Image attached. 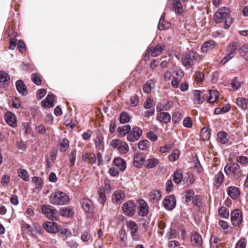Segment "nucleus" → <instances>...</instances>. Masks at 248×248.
<instances>
[{"instance_id":"nucleus-1","label":"nucleus","mask_w":248,"mask_h":248,"mask_svg":"<svg viewBox=\"0 0 248 248\" xmlns=\"http://www.w3.org/2000/svg\"><path fill=\"white\" fill-rule=\"evenodd\" d=\"M214 20L217 23L224 22L225 29H228L233 22V19L230 16L229 9L225 7L217 10L214 16Z\"/></svg>"},{"instance_id":"nucleus-2","label":"nucleus","mask_w":248,"mask_h":248,"mask_svg":"<svg viewBox=\"0 0 248 248\" xmlns=\"http://www.w3.org/2000/svg\"><path fill=\"white\" fill-rule=\"evenodd\" d=\"M50 202L56 205H63L69 203L70 198L65 193L60 191L52 192L49 197Z\"/></svg>"},{"instance_id":"nucleus-3","label":"nucleus","mask_w":248,"mask_h":248,"mask_svg":"<svg viewBox=\"0 0 248 248\" xmlns=\"http://www.w3.org/2000/svg\"><path fill=\"white\" fill-rule=\"evenodd\" d=\"M202 59V56L198 53L191 50L182 56L181 62L184 66L186 68H190L194 65V61L200 62Z\"/></svg>"},{"instance_id":"nucleus-4","label":"nucleus","mask_w":248,"mask_h":248,"mask_svg":"<svg viewBox=\"0 0 248 248\" xmlns=\"http://www.w3.org/2000/svg\"><path fill=\"white\" fill-rule=\"evenodd\" d=\"M224 171L228 175H232L235 179H238L243 176L242 170L237 163H230L224 167Z\"/></svg>"},{"instance_id":"nucleus-5","label":"nucleus","mask_w":248,"mask_h":248,"mask_svg":"<svg viewBox=\"0 0 248 248\" xmlns=\"http://www.w3.org/2000/svg\"><path fill=\"white\" fill-rule=\"evenodd\" d=\"M240 45L237 42H232L228 46L227 50V54L222 59L221 62L225 63L229 60L234 57L237 53L238 50L240 49Z\"/></svg>"},{"instance_id":"nucleus-6","label":"nucleus","mask_w":248,"mask_h":248,"mask_svg":"<svg viewBox=\"0 0 248 248\" xmlns=\"http://www.w3.org/2000/svg\"><path fill=\"white\" fill-rule=\"evenodd\" d=\"M41 212L48 219L57 220L59 218L58 211L54 207L50 205H43L41 207Z\"/></svg>"},{"instance_id":"nucleus-7","label":"nucleus","mask_w":248,"mask_h":248,"mask_svg":"<svg viewBox=\"0 0 248 248\" xmlns=\"http://www.w3.org/2000/svg\"><path fill=\"white\" fill-rule=\"evenodd\" d=\"M110 146L117 149L119 153L121 154H125L129 150L127 143L119 139L112 140L110 142Z\"/></svg>"},{"instance_id":"nucleus-8","label":"nucleus","mask_w":248,"mask_h":248,"mask_svg":"<svg viewBox=\"0 0 248 248\" xmlns=\"http://www.w3.org/2000/svg\"><path fill=\"white\" fill-rule=\"evenodd\" d=\"M122 209L124 213L129 217L133 216L135 213L136 204L132 201H128L124 203Z\"/></svg>"},{"instance_id":"nucleus-9","label":"nucleus","mask_w":248,"mask_h":248,"mask_svg":"<svg viewBox=\"0 0 248 248\" xmlns=\"http://www.w3.org/2000/svg\"><path fill=\"white\" fill-rule=\"evenodd\" d=\"M142 134V130L138 127H134L132 130H130L129 133L127 135V140L128 141L134 142L137 141Z\"/></svg>"},{"instance_id":"nucleus-10","label":"nucleus","mask_w":248,"mask_h":248,"mask_svg":"<svg viewBox=\"0 0 248 248\" xmlns=\"http://www.w3.org/2000/svg\"><path fill=\"white\" fill-rule=\"evenodd\" d=\"M232 224L234 226H239L242 222V213L239 209L234 210L231 214Z\"/></svg>"},{"instance_id":"nucleus-11","label":"nucleus","mask_w":248,"mask_h":248,"mask_svg":"<svg viewBox=\"0 0 248 248\" xmlns=\"http://www.w3.org/2000/svg\"><path fill=\"white\" fill-rule=\"evenodd\" d=\"M165 47L163 43H158L155 46H150L147 50V54L154 57H157L161 54Z\"/></svg>"},{"instance_id":"nucleus-12","label":"nucleus","mask_w":248,"mask_h":248,"mask_svg":"<svg viewBox=\"0 0 248 248\" xmlns=\"http://www.w3.org/2000/svg\"><path fill=\"white\" fill-rule=\"evenodd\" d=\"M126 225L128 230L130 231L132 239L134 241H138L139 238L137 232L139 228L137 223L132 220H129L126 222Z\"/></svg>"},{"instance_id":"nucleus-13","label":"nucleus","mask_w":248,"mask_h":248,"mask_svg":"<svg viewBox=\"0 0 248 248\" xmlns=\"http://www.w3.org/2000/svg\"><path fill=\"white\" fill-rule=\"evenodd\" d=\"M145 156L143 153H137L134 155L133 158L134 165L138 168H141L145 164Z\"/></svg>"},{"instance_id":"nucleus-14","label":"nucleus","mask_w":248,"mask_h":248,"mask_svg":"<svg viewBox=\"0 0 248 248\" xmlns=\"http://www.w3.org/2000/svg\"><path fill=\"white\" fill-rule=\"evenodd\" d=\"M44 228L48 232L56 233L60 231V227L54 222L46 221L43 224Z\"/></svg>"},{"instance_id":"nucleus-15","label":"nucleus","mask_w":248,"mask_h":248,"mask_svg":"<svg viewBox=\"0 0 248 248\" xmlns=\"http://www.w3.org/2000/svg\"><path fill=\"white\" fill-rule=\"evenodd\" d=\"M176 199L174 195L167 196L163 201L164 207L168 210H172L176 205Z\"/></svg>"},{"instance_id":"nucleus-16","label":"nucleus","mask_w":248,"mask_h":248,"mask_svg":"<svg viewBox=\"0 0 248 248\" xmlns=\"http://www.w3.org/2000/svg\"><path fill=\"white\" fill-rule=\"evenodd\" d=\"M125 199L124 193L120 190H116L112 195V200L116 203H122Z\"/></svg>"},{"instance_id":"nucleus-17","label":"nucleus","mask_w":248,"mask_h":248,"mask_svg":"<svg viewBox=\"0 0 248 248\" xmlns=\"http://www.w3.org/2000/svg\"><path fill=\"white\" fill-rule=\"evenodd\" d=\"M5 120L7 124L11 127H15L17 125L16 118L11 112H8L5 114Z\"/></svg>"},{"instance_id":"nucleus-18","label":"nucleus","mask_w":248,"mask_h":248,"mask_svg":"<svg viewBox=\"0 0 248 248\" xmlns=\"http://www.w3.org/2000/svg\"><path fill=\"white\" fill-rule=\"evenodd\" d=\"M139 203V214L143 217L147 216L149 212V207L147 203L143 200H140Z\"/></svg>"},{"instance_id":"nucleus-19","label":"nucleus","mask_w":248,"mask_h":248,"mask_svg":"<svg viewBox=\"0 0 248 248\" xmlns=\"http://www.w3.org/2000/svg\"><path fill=\"white\" fill-rule=\"evenodd\" d=\"M55 96L52 94H48L46 97L41 102L42 106L45 108L53 107L55 104Z\"/></svg>"},{"instance_id":"nucleus-20","label":"nucleus","mask_w":248,"mask_h":248,"mask_svg":"<svg viewBox=\"0 0 248 248\" xmlns=\"http://www.w3.org/2000/svg\"><path fill=\"white\" fill-rule=\"evenodd\" d=\"M156 120L162 124H167L171 120L170 115L165 112H160L157 114Z\"/></svg>"},{"instance_id":"nucleus-21","label":"nucleus","mask_w":248,"mask_h":248,"mask_svg":"<svg viewBox=\"0 0 248 248\" xmlns=\"http://www.w3.org/2000/svg\"><path fill=\"white\" fill-rule=\"evenodd\" d=\"M80 204L82 209L87 213H90L93 209V203L89 199L84 198L80 200Z\"/></svg>"},{"instance_id":"nucleus-22","label":"nucleus","mask_w":248,"mask_h":248,"mask_svg":"<svg viewBox=\"0 0 248 248\" xmlns=\"http://www.w3.org/2000/svg\"><path fill=\"white\" fill-rule=\"evenodd\" d=\"M113 163L119 169L124 171L126 168V161L121 157H117L113 159Z\"/></svg>"},{"instance_id":"nucleus-23","label":"nucleus","mask_w":248,"mask_h":248,"mask_svg":"<svg viewBox=\"0 0 248 248\" xmlns=\"http://www.w3.org/2000/svg\"><path fill=\"white\" fill-rule=\"evenodd\" d=\"M191 243L197 246H201L202 243V236L196 232H193L191 235Z\"/></svg>"},{"instance_id":"nucleus-24","label":"nucleus","mask_w":248,"mask_h":248,"mask_svg":"<svg viewBox=\"0 0 248 248\" xmlns=\"http://www.w3.org/2000/svg\"><path fill=\"white\" fill-rule=\"evenodd\" d=\"M216 43L213 40H209L204 42L201 47L202 51L207 52L212 50L215 46Z\"/></svg>"},{"instance_id":"nucleus-25","label":"nucleus","mask_w":248,"mask_h":248,"mask_svg":"<svg viewBox=\"0 0 248 248\" xmlns=\"http://www.w3.org/2000/svg\"><path fill=\"white\" fill-rule=\"evenodd\" d=\"M16 86L18 92L22 95H26L28 90L26 86L21 80H18L16 82Z\"/></svg>"},{"instance_id":"nucleus-26","label":"nucleus","mask_w":248,"mask_h":248,"mask_svg":"<svg viewBox=\"0 0 248 248\" xmlns=\"http://www.w3.org/2000/svg\"><path fill=\"white\" fill-rule=\"evenodd\" d=\"M82 159L89 163L94 164L96 162V158L95 154L92 153H85L82 156Z\"/></svg>"},{"instance_id":"nucleus-27","label":"nucleus","mask_w":248,"mask_h":248,"mask_svg":"<svg viewBox=\"0 0 248 248\" xmlns=\"http://www.w3.org/2000/svg\"><path fill=\"white\" fill-rule=\"evenodd\" d=\"M228 194L233 199H237L239 195V189L234 186H230L228 190Z\"/></svg>"},{"instance_id":"nucleus-28","label":"nucleus","mask_w":248,"mask_h":248,"mask_svg":"<svg viewBox=\"0 0 248 248\" xmlns=\"http://www.w3.org/2000/svg\"><path fill=\"white\" fill-rule=\"evenodd\" d=\"M161 197V192L158 190H153L149 194V199L153 202H157Z\"/></svg>"},{"instance_id":"nucleus-29","label":"nucleus","mask_w":248,"mask_h":248,"mask_svg":"<svg viewBox=\"0 0 248 248\" xmlns=\"http://www.w3.org/2000/svg\"><path fill=\"white\" fill-rule=\"evenodd\" d=\"M211 248H220L221 246V240L216 236L213 235L210 240Z\"/></svg>"},{"instance_id":"nucleus-30","label":"nucleus","mask_w":248,"mask_h":248,"mask_svg":"<svg viewBox=\"0 0 248 248\" xmlns=\"http://www.w3.org/2000/svg\"><path fill=\"white\" fill-rule=\"evenodd\" d=\"M18 176L23 180L28 182L30 180V176L28 172L25 169H19L17 170Z\"/></svg>"},{"instance_id":"nucleus-31","label":"nucleus","mask_w":248,"mask_h":248,"mask_svg":"<svg viewBox=\"0 0 248 248\" xmlns=\"http://www.w3.org/2000/svg\"><path fill=\"white\" fill-rule=\"evenodd\" d=\"M95 147L97 150H103L104 147V138L102 136H97L95 140Z\"/></svg>"},{"instance_id":"nucleus-32","label":"nucleus","mask_w":248,"mask_h":248,"mask_svg":"<svg viewBox=\"0 0 248 248\" xmlns=\"http://www.w3.org/2000/svg\"><path fill=\"white\" fill-rule=\"evenodd\" d=\"M155 82L153 80L147 81L143 85V91L145 93H149L154 88Z\"/></svg>"},{"instance_id":"nucleus-33","label":"nucleus","mask_w":248,"mask_h":248,"mask_svg":"<svg viewBox=\"0 0 248 248\" xmlns=\"http://www.w3.org/2000/svg\"><path fill=\"white\" fill-rule=\"evenodd\" d=\"M158 160L155 158H151L148 159L145 161V166L149 169L155 167L158 164Z\"/></svg>"},{"instance_id":"nucleus-34","label":"nucleus","mask_w":248,"mask_h":248,"mask_svg":"<svg viewBox=\"0 0 248 248\" xmlns=\"http://www.w3.org/2000/svg\"><path fill=\"white\" fill-rule=\"evenodd\" d=\"M218 141L222 144H226L229 140V136L225 132H220L217 134Z\"/></svg>"},{"instance_id":"nucleus-35","label":"nucleus","mask_w":248,"mask_h":248,"mask_svg":"<svg viewBox=\"0 0 248 248\" xmlns=\"http://www.w3.org/2000/svg\"><path fill=\"white\" fill-rule=\"evenodd\" d=\"M98 201L99 202L104 204L106 201L105 190L104 188L100 187L98 190Z\"/></svg>"},{"instance_id":"nucleus-36","label":"nucleus","mask_w":248,"mask_h":248,"mask_svg":"<svg viewBox=\"0 0 248 248\" xmlns=\"http://www.w3.org/2000/svg\"><path fill=\"white\" fill-rule=\"evenodd\" d=\"M183 178V172L181 170H177L175 171L173 180L176 184H179Z\"/></svg>"},{"instance_id":"nucleus-37","label":"nucleus","mask_w":248,"mask_h":248,"mask_svg":"<svg viewBox=\"0 0 248 248\" xmlns=\"http://www.w3.org/2000/svg\"><path fill=\"white\" fill-rule=\"evenodd\" d=\"M10 77L8 74L4 71H0V83L7 84L9 83Z\"/></svg>"},{"instance_id":"nucleus-38","label":"nucleus","mask_w":248,"mask_h":248,"mask_svg":"<svg viewBox=\"0 0 248 248\" xmlns=\"http://www.w3.org/2000/svg\"><path fill=\"white\" fill-rule=\"evenodd\" d=\"M201 92L195 91L193 95V100L195 103L201 104L204 101V98L201 97Z\"/></svg>"},{"instance_id":"nucleus-39","label":"nucleus","mask_w":248,"mask_h":248,"mask_svg":"<svg viewBox=\"0 0 248 248\" xmlns=\"http://www.w3.org/2000/svg\"><path fill=\"white\" fill-rule=\"evenodd\" d=\"M119 134L122 136H124L128 135L131 130V127L129 125H126L119 127Z\"/></svg>"},{"instance_id":"nucleus-40","label":"nucleus","mask_w":248,"mask_h":248,"mask_svg":"<svg viewBox=\"0 0 248 248\" xmlns=\"http://www.w3.org/2000/svg\"><path fill=\"white\" fill-rule=\"evenodd\" d=\"M180 155V150L178 149H174L171 154L169 155V160L171 162H174L179 158Z\"/></svg>"},{"instance_id":"nucleus-41","label":"nucleus","mask_w":248,"mask_h":248,"mask_svg":"<svg viewBox=\"0 0 248 248\" xmlns=\"http://www.w3.org/2000/svg\"><path fill=\"white\" fill-rule=\"evenodd\" d=\"M236 104L243 110L247 108V101L244 98H238L236 100Z\"/></svg>"},{"instance_id":"nucleus-42","label":"nucleus","mask_w":248,"mask_h":248,"mask_svg":"<svg viewBox=\"0 0 248 248\" xmlns=\"http://www.w3.org/2000/svg\"><path fill=\"white\" fill-rule=\"evenodd\" d=\"M209 94L210 96L208 99V102L210 103H213L218 97V93L216 90H212L210 92Z\"/></svg>"},{"instance_id":"nucleus-43","label":"nucleus","mask_w":248,"mask_h":248,"mask_svg":"<svg viewBox=\"0 0 248 248\" xmlns=\"http://www.w3.org/2000/svg\"><path fill=\"white\" fill-rule=\"evenodd\" d=\"M150 145V142L147 140H142L139 142L138 148L140 150H146Z\"/></svg>"},{"instance_id":"nucleus-44","label":"nucleus","mask_w":248,"mask_h":248,"mask_svg":"<svg viewBox=\"0 0 248 248\" xmlns=\"http://www.w3.org/2000/svg\"><path fill=\"white\" fill-rule=\"evenodd\" d=\"M173 7L175 12L176 13L181 14L183 12V7L182 4L178 0H173Z\"/></svg>"},{"instance_id":"nucleus-45","label":"nucleus","mask_w":248,"mask_h":248,"mask_svg":"<svg viewBox=\"0 0 248 248\" xmlns=\"http://www.w3.org/2000/svg\"><path fill=\"white\" fill-rule=\"evenodd\" d=\"M173 106V103L171 101H168L163 106V108H159V106H156L157 111H162L163 110H169Z\"/></svg>"},{"instance_id":"nucleus-46","label":"nucleus","mask_w":248,"mask_h":248,"mask_svg":"<svg viewBox=\"0 0 248 248\" xmlns=\"http://www.w3.org/2000/svg\"><path fill=\"white\" fill-rule=\"evenodd\" d=\"M130 117L129 114L126 112H122L120 116V121L122 124H125L129 122Z\"/></svg>"},{"instance_id":"nucleus-47","label":"nucleus","mask_w":248,"mask_h":248,"mask_svg":"<svg viewBox=\"0 0 248 248\" xmlns=\"http://www.w3.org/2000/svg\"><path fill=\"white\" fill-rule=\"evenodd\" d=\"M194 79L198 82H202L204 80V75L202 72H196L194 74Z\"/></svg>"},{"instance_id":"nucleus-48","label":"nucleus","mask_w":248,"mask_h":248,"mask_svg":"<svg viewBox=\"0 0 248 248\" xmlns=\"http://www.w3.org/2000/svg\"><path fill=\"white\" fill-rule=\"evenodd\" d=\"M60 214L63 217H70L73 215V213L69 208H63L60 211Z\"/></svg>"},{"instance_id":"nucleus-49","label":"nucleus","mask_w":248,"mask_h":248,"mask_svg":"<svg viewBox=\"0 0 248 248\" xmlns=\"http://www.w3.org/2000/svg\"><path fill=\"white\" fill-rule=\"evenodd\" d=\"M218 214L223 218H227L229 216V210L225 207L222 206L218 209Z\"/></svg>"},{"instance_id":"nucleus-50","label":"nucleus","mask_w":248,"mask_h":248,"mask_svg":"<svg viewBox=\"0 0 248 248\" xmlns=\"http://www.w3.org/2000/svg\"><path fill=\"white\" fill-rule=\"evenodd\" d=\"M183 118V115L182 114L180 113L179 112L176 111L174 112V113L172 115V121L174 123H179Z\"/></svg>"},{"instance_id":"nucleus-51","label":"nucleus","mask_w":248,"mask_h":248,"mask_svg":"<svg viewBox=\"0 0 248 248\" xmlns=\"http://www.w3.org/2000/svg\"><path fill=\"white\" fill-rule=\"evenodd\" d=\"M201 136L203 140H207L210 138V133L208 129L203 128L201 131Z\"/></svg>"},{"instance_id":"nucleus-52","label":"nucleus","mask_w":248,"mask_h":248,"mask_svg":"<svg viewBox=\"0 0 248 248\" xmlns=\"http://www.w3.org/2000/svg\"><path fill=\"white\" fill-rule=\"evenodd\" d=\"M31 78L33 83L37 85H40L42 83L41 77L38 74H33L31 76Z\"/></svg>"},{"instance_id":"nucleus-53","label":"nucleus","mask_w":248,"mask_h":248,"mask_svg":"<svg viewBox=\"0 0 248 248\" xmlns=\"http://www.w3.org/2000/svg\"><path fill=\"white\" fill-rule=\"evenodd\" d=\"M224 180V175L221 171L218 172L215 177V182L218 185H221Z\"/></svg>"},{"instance_id":"nucleus-54","label":"nucleus","mask_w":248,"mask_h":248,"mask_svg":"<svg viewBox=\"0 0 248 248\" xmlns=\"http://www.w3.org/2000/svg\"><path fill=\"white\" fill-rule=\"evenodd\" d=\"M119 239L121 243H123V244L124 245H126L127 237H126V234L125 232L124 231L121 230L119 231Z\"/></svg>"},{"instance_id":"nucleus-55","label":"nucleus","mask_w":248,"mask_h":248,"mask_svg":"<svg viewBox=\"0 0 248 248\" xmlns=\"http://www.w3.org/2000/svg\"><path fill=\"white\" fill-rule=\"evenodd\" d=\"M246 239L245 238H242L236 244L234 248H246Z\"/></svg>"},{"instance_id":"nucleus-56","label":"nucleus","mask_w":248,"mask_h":248,"mask_svg":"<svg viewBox=\"0 0 248 248\" xmlns=\"http://www.w3.org/2000/svg\"><path fill=\"white\" fill-rule=\"evenodd\" d=\"M177 233L176 231L174 229H170L166 235V238L168 240L174 239L176 237Z\"/></svg>"},{"instance_id":"nucleus-57","label":"nucleus","mask_w":248,"mask_h":248,"mask_svg":"<svg viewBox=\"0 0 248 248\" xmlns=\"http://www.w3.org/2000/svg\"><path fill=\"white\" fill-rule=\"evenodd\" d=\"M163 22L164 20L161 18L158 24V29L160 31L166 30L170 27L169 23H166L164 24Z\"/></svg>"},{"instance_id":"nucleus-58","label":"nucleus","mask_w":248,"mask_h":248,"mask_svg":"<svg viewBox=\"0 0 248 248\" xmlns=\"http://www.w3.org/2000/svg\"><path fill=\"white\" fill-rule=\"evenodd\" d=\"M148 110L145 111L142 113V115L144 118H149L155 114V109L154 108H147Z\"/></svg>"},{"instance_id":"nucleus-59","label":"nucleus","mask_w":248,"mask_h":248,"mask_svg":"<svg viewBox=\"0 0 248 248\" xmlns=\"http://www.w3.org/2000/svg\"><path fill=\"white\" fill-rule=\"evenodd\" d=\"M236 161L242 165L247 164L248 163V157L245 156H239L236 157Z\"/></svg>"},{"instance_id":"nucleus-60","label":"nucleus","mask_w":248,"mask_h":248,"mask_svg":"<svg viewBox=\"0 0 248 248\" xmlns=\"http://www.w3.org/2000/svg\"><path fill=\"white\" fill-rule=\"evenodd\" d=\"M185 197H186V201L187 203H188V202L191 201L193 199L194 197H195L194 196V192L191 190L188 191L186 193V194L185 195Z\"/></svg>"},{"instance_id":"nucleus-61","label":"nucleus","mask_w":248,"mask_h":248,"mask_svg":"<svg viewBox=\"0 0 248 248\" xmlns=\"http://www.w3.org/2000/svg\"><path fill=\"white\" fill-rule=\"evenodd\" d=\"M241 55L244 58L248 61V45H245L241 47Z\"/></svg>"},{"instance_id":"nucleus-62","label":"nucleus","mask_w":248,"mask_h":248,"mask_svg":"<svg viewBox=\"0 0 248 248\" xmlns=\"http://www.w3.org/2000/svg\"><path fill=\"white\" fill-rule=\"evenodd\" d=\"M231 86L234 90L238 89L241 86V83L237 81V77H235L231 82Z\"/></svg>"},{"instance_id":"nucleus-63","label":"nucleus","mask_w":248,"mask_h":248,"mask_svg":"<svg viewBox=\"0 0 248 248\" xmlns=\"http://www.w3.org/2000/svg\"><path fill=\"white\" fill-rule=\"evenodd\" d=\"M69 141L67 139H63L61 142V148L62 151L64 152L69 148Z\"/></svg>"},{"instance_id":"nucleus-64","label":"nucleus","mask_w":248,"mask_h":248,"mask_svg":"<svg viewBox=\"0 0 248 248\" xmlns=\"http://www.w3.org/2000/svg\"><path fill=\"white\" fill-rule=\"evenodd\" d=\"M32 181L36 185V187L38 188L41 187L42 186V180L40 177H33L32 178Z\"/></svg>"}]
</instances>
